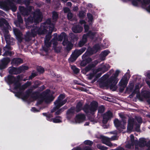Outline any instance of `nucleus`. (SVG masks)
<instances>
[{
    "mask_svg": "<svg viewBox=\"0 0 150 150\" xmlns=\"http://www.w3.org/2000/svg\"><path fill=\"white\" fill-rule=\"evenodd\" d=\"M147 95L146 96L145 95V96L146 98H149L150 97V93L149 92H147Z\"/></svg>",
    "mask_w": 150,
    "mask_h": 150,
    "instance_id": "62",
    "label": "nucleus"
},
{
    "mask_svg": "<svg viewBox=\"0 0 150 150\" xmlns=\"http://www.w3.org/2000/svg\"><path fill=\"white\" fill-rule=\"evenodd\" d=\"M9 73L12 74H17L18 73L17 69L14 67H10L8 69Z\"/></svg>",
    "mask_w": 150,
    "mask_h": 150,
    "instance_id": "27",
    "label": "nucleus"
},
{
    "mask_svg": "<svg viewBox=\"0 0 150 150\" xmlns=\"http://www.w3.org/2000/svg\"><path fill=\"white\" fill-rule=\"evenodd\" d=\"M109 52L108 50H105L101 52V60H103L105 59V57L109 53Z\"/></svg>",
    "mask_w": 150,
    "mask_h": 150,
    "instance_id": "30",
    "label": "nucleus"
},
{
    "mask_svg": "<svg viewBox=\"0 0 150 150\" xmlns=\"http://www.w3.org/2000/svg\"><path fill=\"white\" fill-rule=\"evenodd\" d=\"M50 30L51 31H53L54 29V25H51L50 26Z\"/></svg>",
    "mask_w": 150,
    "mask_h": 150,
    "instance_id": "59",
    "label": "nucleus"
},
{
    "mask_svg": "<svg viewBox=\"0 0 150 150\" xmlns=\"http://www.w3.org/2000/svg\"><path fill=\"white\" fill-rule=\"evenodd\" d=\"M97 147L99 149L102 150H107L108 149V148L107 147L102 146H100L99 145H97Z\"/></svg>",
    "mask_w": 150,
    "mask_h": 150,
    "instance_id": "48",
    "label": "nucleus"
},
{
    "mask_svg": "<svg viewBox=\"0 0 150 150\" xmlns=\"http://www.w3.org/2000/svg\"><path fill=\"white\" fill-rule=\"evenodd\" d=\"M5 79L7 82L9 84L16 82L20 80L19 76H18L17 79H16L12 76H8L7 77H5Z\"/></svg>",
    "mask_w": 150,
    "mask_h": 150,
    "instance_id": "18",
    "label": "nucleus"
},
{
    "mask_svg": "<svg viewBox=\"0 0 150 150\" xmlns=\"http://www.w3.org/2000/svg\"><path fill=\"white\" fill-rule=\"evenodd\" d=\"M7 23L6 20L3 18L0 19V26H1L4 25H7Z\"/></svg>",
    "mask_w": 150,
    "mask_h": 150,
    "instance_id": "36",
    "label": "nucleus"
},
{
    "mask_svg": "<svg viewBox=\"0 0 150 150\" xmlns=\"http://www.w3.org/2000/svg\"><path fill=\"white\" fill-rule=\"evenodd\" d=\"M147 145V140L144 138H140L139 141L135 144V150H139L144 148Z\"/></svg>",
    "mask_w": 150,
    "mask_h": 150,
    "instance_id": "7",
    "label": "nucleus"
},
{
    "mask_svg": "<svg viewBox=\"0 0 150 150\" xmlns=\"http://www.w3.org/2000/svg\"><path fill=\"white\" fill-rule=\"evenodd\" d=\"M5 38L6 42L8 44H11V39L10 36L9 35L5 36Z\"/></svg>",
    "mask_w": 150,
    "mask_h": 150,
    "instance_id": "40",
    "label": "nucleus"
},
{
    "mask_svg": "<svg viewBox=\"0 0 150 150\" xmlns=\"http://www.w3.org/2000/svg\"><path fill=\"white\" fill-rule=\"evenodd\" d=\"M64 110V109L63 108L60 109L58 110L56 112H55V114L56 115L59 114Z\"/></svg>",
    "mask_w": 150,
    "mask_h": 150,
    "instance_id": "51",
    "label": "nucleus"
},
{
    "mask_svg": "<svg viewBox=\"0 0 150 150\" xmlns=\"http://www.w3.org/2000/svg\"><path fill=\"white\" fill-rule=\"evenodd\" d=\"M136 126L137 128H139L140 125L139 124H136L133 118H129L128 120V126L127 127V131L130 132L134 126Z\"/></svg>",
    "mask_w": 150,
    "mask_h": 150,
    "instance_id": "12",
    "label": "nucleus"
},
{
    "mask_svg": "<svg viewBox=\"0 0 150 150\" xmlns=\"http://www.w3.org/2000/svg\"><path fill=\"white\" fill-rule=\"evenodd\" d=\"M42 19V14L39 9H37L33 15V18L32 17L28 18L26 20V24L27 21L28 23H32L33 22L35 23H39L41 21Z\"/></svg>",
    "mask_w": 150,
    "mask_h": 150,
    "instance_id": "3",
    "label": "nucleus"
},
{
    "mask_svg": "<svg viewBox=\"0 0 150 150\" xmlns=\"http://www.w3.org/2000/svg\"><path fill=\"white\" fill-rule=\"evenodd\" d=\"M86 13L83 11H81L79 13V16L81 18H83L85 16Z\"/></svg>",
    "mask_w": 150,
    "mask_h": 150,
    "instance_id": "46",
    "label": "nucleus"
},
{
    "mask_svg": "<svg viewBox=\"0 0 150 150\" xmlns=\"http://www.w3.org/2000/svg\"><path fill=\"white\" fill-rule=\"evenodd\" d=\"M85 120V115L83 114H79L77 115L75 119L76 123H80L84 121Z\"/></svg>",
    "mask_w": 150,
    "mask_h": 150,
    "instance_id": "21",
    "label": "nucleus"
},
{
    "mask_svg": "<svg viewBox=\"0 0 150 150\" xmlns=\"http://www.w3.org/2000/svg\"><path fill=\"white\" fill-rule=\"evenodd\" d=\"M126 123V120L125 119L122 120L120 122L118 119H115L114 121L115 125L118 129L120 128L125 129Z\"/></svg>",
    "mask_w": 150,
    "mask_h": 150,
    "instance_id": "11",
    "label": "nucleus"
},
{
    "mask_svg": "<svg viewBox=\"0 0 150 150\" xmlns=\"http://www.w3.org/2000/svg\"><path fill=\"white\" fill-rule=\"evenodd\" d=\"M77 57L76 56L74 53L72 54L69 60L70 62H73L77 58Z\"/></svg>",
    "mask_w": 150,
    "mask_h": 150,
    "instance_id": "34",
    "label": "nucleus"
},
{
    "mask_svg": "<svg viewBox=\"0 0 150 150\" xmlns=\"http://www.w3.org/2000/svg\"><path fill=\"white\" fill-rule=\"evenodd\" d=\"M129 78V74L128 73H126L119 82V83L120 85L123 87H125L127 83Z\"/></svg>",
    "mask_w": 150,
    "mask_h": 150,
    "instance_id": "15",
    "label": "nucleus"
},
{
    "mask_svg": "<svg viewBox=\"0 0 150 150\" xmlns=\"http://www.w3.org/2000/svg\"><path fill=\"white\" fill-rule=\"evenodd\" d=\"M120 72V71L117 70L113 75L107 81L105 80L108 77L109 75L108 73L104 75L101 78L102 81L99 83L100 87L101 88L104 87H110L111 89H112L113 91L115 90L117 88L116 85L118 81L117 77Z\"/></svg>",
    "mask_w": 150,
    "mask_h": 150,
    "instance_id": "1",
    "label": "nucleus"
},
{
    "mask_svg": "<svg viewBox=\"0 0 150 150\" xmlns=\"http://www.w3.org/2000/svg\"><path fill=\"white\" fill-rule=\"evenodd\" d=\"M73 16V14L71 12H69L67 14V17L69 19H71Z\"/></svg>",
    "mask_w": 150,
    "mask_h": 150,
    "instance_id": "52",
    "label": "nucleus"
},
{
    "mask_svg": "<svg viewBox=\"0 0 150 150\" xmlns=\"http://www.w3.org/2000/svg\"><path fill=\"white\" fill-rule=\"evenodd\" d=\"M150 3V0H143L142 2V5L146 6V5Z\"/></svg>",
    "mask_w": 150,
    "mask_h": 150,
    "instance_id": "44",
    "label": "nucleus"
},
{
    "mask_svg": "<svg viewBox=\"0 0 150 150\" xmlns=\"http://www.w3.org/2000/svg\"><path fill=\"white\" fill-rule=\"evenodd\" d=\"M3 6L6 8L7 9H11L13 11H16L17 8L16 6L13 3L10 2L6 3L3 4Z\"/></svg>",
    "mask_w": 150,
    "mask_h": 150,
    "instance_id": "17",
    "label": "nucleus"
},
{
    "mask_svg": "<svg viewBox=\"0 0 150 150\" xmlns=\"http://www.w3.org/2000/svg\"><path fill=\"white\" fill-rule=\"evenodd\" d=\"M50 92V90H47L45 93V95L44 97V100L46 103H49L52 101L53 99L51 96H49V93Z\"/></svg>",
    "mask_w": 150,
    "mask_h": 150,
    "instance_id": "24",
    "label": "nucleus"
},
{
    "mask_svg": "<svg viewBox=\"0 0 150 150\" xmlns=\"http://www.w3.org/2000/svg\"><path fill=\"white\" fill-rule=\"evenodd\" d=\"M118 139V137L117 136H114L112 137L111 138H109L104 136L101 137V140L103 143L111 147L113 146V145L110 141L117 140Z\"/></svg>",
    "mask_w": 150,
    "mask_h": 150,
    "instance_id": "8",
    "label": "nucleus"
},
{
    "mask_svg": "<svg viewBox=\"0 0 150 150\" xmlns=\"http://www.w3.org/2000/svg\"><path fill=\"white\" fill-rule=\"evenodd\" d=\"M123 1L126 2L128 1H132V4L134 6H137L140 2L141 0H122Z\"/></svg>",
    "mask_w": 150,
    "mask_h": 150,
    "instance_id": "31",
    "label": "nucleus"
},
{
    "mask_svg": "<svg viewBox=\"0 0 150 150\" xmlns=\"http://www.w3.org/2000/svg\"><path fill=\"white\" fill-rule=\"evenodd\" d=\"M86 48H83L79 50H76L73 53L77 57L81 54L85 50Z\"/></svg>",
    "mask_w": 150,
    "mask_h": 150,
    "instance_id": "28",
    "label": "nucleus"
},
{
    "mask_svg": "<svg viewBox=\"0 0 150 150\" xmlns=\"http://www.w3.org/2000/svg\"><path fill=\"white\" fill-rule=\"evenodd\" d=\"M83 29V28L81 27L77 26L76 27H73L72 28L73 31L76 33H79L81 32Z\"/></svg>",
    "mask_w": 150,
    "mask_h": 150,
    "instance_id": "29",
    "label": "nucleus"
},
{
    "mask_svg": "<svg viewBox=\"0 0 150 150\" xmlns=\"http://www.w3.org/2000/svg\"><path fill=\"white\" fill-rule=\"evenodd\" d=\"M71 68L75 73H77L79 71V69L77 68L75 66H72Z\"/></svg>",
    "mask_w": 150,
    "mask_h": 150,
    "instance_id": "41",
    "label": "nucleus"
},
{
    "mask_svg": "<svg viewBox=\"0 0 150 150\" xmlns=\"http://www.w3.org/2000/svg\"><path fill=\"white\" fill-rule=\"evenodd\" d=\"M22 60L19 58L13 59L12 61L11 64L14 65H17L22 63Z\"/></svg>",
    "mask_w": 150,
    "mask_h": 150,
    "instance_id": "25",
    "label": "nucleus"
},
{
    "mask_svg": "<svg viewBox=\"0 0 150 150\" xmlns=\"http://www.w3.org/2000/svg\"><path fill=\"white\" fill-rule=\"evenodd\" d=\"M88 19V21H91L93 20V17L92 15L91 14H88L87 15Z\"/></svg>",
    "mask_w": 150,
    "mask_h": 150,
    "instance_id": "45",
    "label": "nucleus"
},
{
    "mask_svg": "<svg viewBox=\"0 0 150 150\" xmlns=\"http://www.w3.org/2000/svg\"><path fill=\"white\" fill-rule=\"evenodd\" d=\"M10 59L9 58H4L1 60V63L0 64V69L5 68L7 64L10 62Z\"/></svg>",
    "mask_w": 150,
    "mask_h": 150,
    "instance_id": "19",
    "label": "nucleus"
},
{
    "mask_svg": "<svg viewBox=\"0 0 150 150\" xmlns=\"http://www.w3.org/2000/svg\"><path fill=\"white\" fill-rule=\"evenodd\" d=\"M51 38V35L50 33L47 35L45 37V45L47 47H50L51 43L49 42V41Z\"/></svg>",
    "mask_w": 150,
    "mask_h": 150,
    "instance_id": "26",
    "label": "nucleus"
},
{
    "mask_svg": "<svg viewBox=\"0 0 150 150\" xmlns=\"http://www.w3.org/2000/svg\"><path fill=\"white\" fill-rule=\"evenodd\" d=\"M100 47L99 45H95L92 49V53H96L100 49Z\"/></svg>",
    "mask_w": 150,
    "mask_h": 150,
    "instance_id": "32",
    "label": "nucleus"
},
{
    "mask_svg": "<svg viewBox=\"0 0 150 150\" xmlns=\"http://www.w3.org/2000/svg\"><path fill=\"white\" fill-rule=\"evenodd\" d=\"M47 120H49L50 121H52L54 123H59L61 122V119L58 118V117H57L55 118L49 120L48 119H47Z\"/></svg>",
    "mask_w": 150,
    "mask_h": 150,
    "instance_id": "37",
    "label": "nucleus"
},
{
    "mask_svg": "<svg viewBox=\"0 0 150 150\" xmlns=\"http://www.w3.org/2000/svg\"><path fill=\"white\" fill-rule=\"evenodd\" d=\"M84 143L85 144L90 145H91L93 144V142L90 140H87L84 141Z\"/></svg>",
    "mask_w": 150,
    "mask_h": 150,
    "instance_id": "49",
    "label": "nucleus"
},
{
    "mask_svg": "<svg viewBox=\"0 0 150 150\" xmlns=\"http://www.w3.org/2000/svg\"><path fill=\"white\" fill-rule=\"evenodd\" d=\"M52 15V18L54 21H55L58 17V15L57 13L55 12H53Z\"/></svg>",
    "mask_w": 150,
    "mask_h": 150,
    "instance_id": "42",
    "label": "nucleus"
},
{
    "mask_svg": "<svg viewBox=\"0 0 150 150\" xmlns=\"http://www.w3.org/2000/svg\"><path fill=\"white\" fill-rule=\"evenodd\" d=\"M36 75V74L35 73H33L31 75L29 76V78L30 79H32L33 77L35 76Z\"/></svg>",
    "mask_w": 150,
    "mask_h": 150,
    "instance_id": "57",
    "label": "nucleus"
},
{
    "mask_svg": "<svg viewBox=\"0 0 150 150\" xmlns=\"http://www.w3.org/2000/svg\"><path fill=\"white\" fill-rule=\"evenodd\" d=\"M18 20L20 23H22L23 22V20L20 16L18 15L17 16Z\"/></svg>",
    "mask_w": 150,
    "mask_h": 150,
    "instance_id": "53",
    "label": "nucleus"
},
{
    "mask_svg": "<svg viewBox=\"0 0 150 150\" xmlns=\"http://www.w3.org/2000/svg\"><path fill=\"white\" fill-rule=\"evenodd\" d=\"M87 54H88L86 53L82 56V58L83 60L81 62L80 64L81 66L84 67L92 61L91 58L87 57Z\"/></svg>",
    "mask_w": 150,
    "mask_h": 150,
    "instance_id": "16",
    "label": "nucleus"
},
{
    "mask_svg": "<svg viewBox=\"0 0 150 150\" xmlns=\"http://www.w3.org/2000/svg\"><path fill=\"white\" fill-rule=\"evenodd\" d=\"M112 114L111 112L108 111L105 113L103 116V122L104 124L106 123L108 120L112 117Z\"/></svg>",
    "mask_w": 150,
    "mask_h": 150,
    "instance_id": "20",
    "label": "nucleus"
},
{
    "mask_svg": "<svg viewBox=\"0 0 150 150\" xmlns=\"http://www.w3.org/2000/svg\"><path fill=\"white\" fill-rule=\"evenodd\" d=\"M64 11L65 13H67L69 11V9L67 8H64Z\"/></svg>",
    "mask_w": 150,
    "mask_h": 150,
    "instance_id": "58",
    "label": "nucleus"
},
{
    "mask_svg": "<svg viewBox=\"0 0 150 150\" xmlns=\"http://www.w3.org/2000/svg\"><path fill=\"white\" fill-rule=\"evenodd\" d=\"M109 68L110 66L108 64L104 65L103 64H102L99 66L97 69L94 70V73H96L99 71H100L101 73L99 74L98 76V77H100L102 74L107 71Z\"/></svg>",
    "mask_w": 150,
    "mask_h": 150,
    "instance_id": "10",
    "label": "nucleus"
},
{
    "mask_svg": "<svg viewBox=\"0 0 150 150\" xmlns=\"http://www.w3.org/2000/svg\"><path fill=\"white\" fill-rule=\"evenodd\" d=\"M64 95L63 94L60 95L58 97V99L54 103L55 107L51 110V112H54L56 109L59 108L64 104L67 102V100H63L64 98Z\"/></svg>",
    "mask_w": 150,
    "mask_h": 150,
    "instance_id": "4",
    "label": "nucleus"
},
{
    "mask_svg": "<svg viewBox=\"0 0 150 150\" xmlns=\"http://www.w3.org/2000/svg\"><path fill=\"white\" fill-rule=\"evenodd\" d=\"M82 103L80 102H79L78 103L76 108V111L77 112L79 111L82 109Z\"/></svg>",
    "mask_w": 150,
    "mask_h": 150,
    "instance_id": "33",
    "label": "nucleus"
},
{
    "mask_svg": "<svg viewBox=\"0 0 150 150\" xmlns=\"http://www.w3.org/2000/svg\"><path fill=\"white\" fill-rule=\"evenodd\" d=\"M105 109L103 106H100L98 109V112L99 113H102L104 111Z\"/></svg>",
    "mask_w": 150,
    "mask_h": 150,
    "instance_id": "43",
    "label": "nucleus"
},
{
    "mask_svg": "<svg viewBox=\"0 0 150 150\" xmlns=\"http://www.w3.org/2000/svg\"><path fill=\"white\" fill-rule=\"evenodd\" d=\"M91 66H88L85 68V71L86 72H88L91 69Z\"/></svg>",
    "mask_w": 150,
    "mask_h": 150,
    "instance_id": "54",
    "label": "nucleus"
},
{
    "mask_svg": "<svg viewBox=\"0 0 150 150\" xmlns=\"http://www.w3.org/2000/svg\"><path fill=\"white\" fill-rule=\"evenodd\" d=\"M51 43H52L54 47L56 46L57 44V40H56L55 39H54L51 41Z\"/></svg>",
    "mask_w": 150,
    "mask_h": 150,
    "instance_id": "50",
    "label": "nucleus"
},
{
    "mask_svg": "<svg viewBox=\"0 0 150 150\" xmlns=\"http://www.w3.org/2000/svg\"><path fill=\"white\" fill-rule=\"evenodd\" d=\"M98 105L97 103L93 101L91 103L89 106L86 105L83 108V110L84 112L86 113L89 112L93 114V112L97 110Z\"/></svg>",
    "mask_w": 150,
    "mask_h": 150,
    "instance_id": "6",
    "label": "nucleus"
},
{
    "mask_svg": "<svg viewBox=\"0 0 150 150\" xmlns=\"http://www.w3.org/2000/svg\"><path fill=\"white\" fill-rule=\"evenodd\" d=\"M28 69V67L27 66H22L21 67H20L19 69L20 72H23L24 71L27 70Z\"/></svg>",
    "mask_w": 150,
    "mask_h": 150,
    "instance_id": "38",
    "label": "nucleus"
},
{
    "mask_svg": "<svg viewBox=\"0 0 150 150\" xmlns=\"http://www.w3.org/2000/svg\"><path fill=\"white\" fill-rule=\"evenodd\" d=\"M64 39L63 44L64 46L66 45L67 48L68 50L71 49L73 46L72 44L68 41L67 36L64 33H62L59 36L57 40L61 41Z\"/></svg>",
    "mask_w": 150,
    "mask_h": 150,
    "instance_id": "5",
    "label": "nucleus"
},
{
    "mask_svg": "<svg viewBox=\"0 0 150 150\" xmlns=\"http://www.w3.org/2000/svg\"><path fill=\"white\" fill-rule=\"evenodd\" d=\"M37 70L40 73H42L44 72V69L41 67H38L37 68Z\"/></svg>",
    "mask_w": 150,
    "mask_h": 150,
    "instance_id": "47",
    "label": "nucleus"
},
{
    "mask_svg": "<svg viewBox=\"0 0 150 150\" xmlns=\"http://www.w3.org/2000/svg\"><path fill=\"white\" fill-rule=\"evenodd\" d=\"M14 33L16 36L17 39L20 42L22 40V34L20 31L16 28H14L13 29Z\"/></svg>",
    "mask_w": 150,
    "mask_h": 150,
    "instance_id": "23",
    "label": "nucleus"
},
{
    "mask_svg": "<svg viewBox=\"0 0 150 150\" xmlns=\"http://www.w3.org/2000/svg\"><path fill=\"white\" fill-rule=\"evenodd\" d=\"M11 50L10 46L6 45L3 48V51L4 52V54L2 55L3 56H5L8 55H11L12 54L11 52H10L9 50Z\"/></svg>",
    "mask_w": 150,
    "mask_h": 150,
    "instance_id": "22",
    "label": "nucleus"
},
{
    "mask_svg": "<svg viewBox=\"0 0 150 150\" xmlns=\"http://www.w3.org/2000/svg\"><path fill=\"white\" fill-rule=\"evenodd\" d=\"M74 112V110L72 108H71V109L68 110L67 112V118L68 119H69V116L70 115H71V114L73 113Z\"/></svg>",
    "mask_w": 150,
    "mask_h": 150,
    "instance_id": "39",
    "label": "nucleus"
},
{
    "mask_svg": "<svg viewBox=\"0 0 150 150\" xmlns=\"http://www.w3.org/2000/svg\"><path fill=\"white\" fill-rule=\"evenodd\" d=\"M137 119L139 123H141L142 122V120L140 117H138L137 118Z\"/></svg>",
    "mask_w": 150,
    "mask_h": 150,
    "instance_id": "56",
    "label": "nucleus"
},
{
    "mask_svg": "<svg viewBox=\"0 0 150 150\" xmlns=\"http://www.w3.org/2000/svg\"><path fill=\"white\" fill-rule=\"evenodd\" d=\"M94 76V74H90L88 77V78L89 79H92Z\"/></svg>",
    "mask_w": 150,
    "mask_h": 150,
    "instance_id": "60",
    "label": "nucleus"
},
{
    "mask_svg": "<svg viewBox=\"0 0 150 150\" xmlns=\"http://www.w3.org/2000/svg\"><path fill=\"white\" fill-rule=\"evenodd\" d=\"M95 34V32L92 33L90 32L87 34V35H84L82 39L79 42V45L81 47L83 46L84 44L86 42L87 38L88 36L90 37L91 38H93V36H94Z\"/></svg>",
    "mask_w": 150,
    "mask_h": 150,
    "instance_id": "13",
    "label": "nucleus"
},
{
    "mask_svg": "<svg viewBox=\"0 0 150 150\" xmlns=\"http://www.w3.org/2000/svg\"><path fill=\"white\" fill-rule=\"evenodd\" d=\"M32 2V0H26L25 2V3L28 4H29L30 3Z\"/></svg>",
    "mask_w": 150,
    "mask_h": 150,
    "instance_id": "63",
    "label": "nucleus"
},
{
    "mask_svg": "<svg viewBox=\"0 0 150 150\" xmlns=\"http://www.w3.org/2000/svg\"><path fill=\"white\" fill-rule=\"evenodd\" d=\"M80 23L81 24H84V28L85 30V32H87L89 29V27L88 25H85L86 22L85 21L83 20H81L80 21Z\"/></svg>",
    "mask_w": 150,
    "mask_h": 150,
    "instance_id": "35",
    "label": "nucleus"
},
{
    "mask_svg": "<svg viewBox=\"0 0 150 150\" xmlns=\"http://www.w3.org/2000/svg\"><path fill=\"white\" fill-rule=\"evenodd\" d=\"M110 133L111 134H117V132L115 131L111 132H110Z\"/></svg>",
    "mask_w": 150,
    "mask_h": 150,
    "instance_id": "64",
    "label": "nucleus"
},
{
    "mask_svg": "<svg viewBox=\"0 0 150 150\" xmlns=\"http://www.w3.org/2000/svg\"><path fill=\"white\" fill-rule=\"evenodd\" d=\"M30 84L31 83L30 82H27L22 86H21L20 84L19 83L17 82L15 84L14 89L19 91L16 95V96L19 98L22 97L24 99H27L28 97L30 91H28V93L27 92L26 95L24 96L23 95V94L21 92V91L27 88L30 85Z\"/></svg>",
    "mask_w": 150,
    "mask_h": 150,
    "instance_id": "2",
    "label": "nucleus"
},
{
    "mask_svg": "<svg viewBox=\"0 0 150 150\" xmlns=\"http://www.w3.org/2000/svg\"><path fill=\"white\" fill-rule=\"evenodd\" d=\"M19 9L21 10V12L22 13L24 14V11H26V10L25 9V8L23 7H19Z\"/></svg>",
    "mask_w": 150,
    "mask_h": 150,
    "instance_id": "55",
    "label": "nucleus"
},
{
    "mask_svg": "<svg viewBox=\"0 0 150 150\" xmlns=\"http://www.w3.org/2000/svg\"><path fill=\"white\" fill-rule=\"evenodd\" d=\"M40 29L37 27H35L31 29V33H27L26 36V39L27 40H29L30 39V38L31 37H34L36 35L38 34H42L44 33L42 32H40L39 31Z\"/></svg>",
    "mask_w": 150,
    "mask_h": 150,
    "instance_id": "9",
    "label": "nucleus"
},
{
    "mask_svg": "<svg viewBox=\"0 0 150 150\" xmlns=\"http://www.w3.org/2000/svg\"><path fill=\"white\" fill-rule=\"evenodd\" d=\"M31 110L33 112H38L39 111L37 110L35 108H33L31 109Z\"/></svg>",
    "mask_w": 150,
    "mask_h": 150,
    "instance_id": "61",
    "label": "nucleus"
},
{
    "mask_svg": "<svg viewBox=\"0 0 150 150\" xmlns=\"http://www.w3.org/2000/svg\"><path fill=\"white\" fill-rule=\"evenodd\" d=\"M137 142V140L136 139L135 140L133 135L131 134L130 136V139L127 142L126 147L129 149L133 147V145L135 144Z\"/></svg>",
    "mask_w": 150,
    "mask_h": 150,
    "instance_id": "14",
    "label": "nucleus"
}]
</instances>
